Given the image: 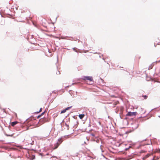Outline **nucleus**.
Instances as JSON below:
<instances>
[{
  "instance_id": "nucleus-1",
  "label": "nucleus",
  "mask_w": 160,
  "mask_h": 160,
  "mask_svg": "<svg viewBox=\"0 0 160 160\" xmlns=\"http://www.w3.org/2000/svg\"><path fill=\"white\" fill-rule=\"evenodd\" d=\"M48 121L47 119L44 117L43 118L40 119L38 122V123L39 124V125H40L44 123L45 122Z\"/></svg>"
},
{
  "instance_id": "nucleus-2",
  "label": "nucleus",
  "mask_w": 160,
  "mask_h": 160,
  "mask_svg": "<svg viewBox=\"0 0 160 160\" xmlns=\"http://www.w3.org/2000/svg\"><path fill=\"white\" fill-rule=\"evenodd\" d=\"M36 120L35 119H34V120L33 121H32V122H30V126H34V128H36V127H38L40 126V125H38L39 124L38 123V124H36Z\"/></svg>"
},
{
  "instance_id": "nucleus-3",
  "label": "nucleus",
  "mask_w": 160,
  "mask_h": 160,
  "mask_svg": "<svg viewBox=\"0 0 160 160\" xmlns=\"http://www.w3.org/2000/svg\"><path fill=\"white\" fill-rule=\"evenodd\" d=\"M82 79L84 80H88L90 81H93L92 77L90 76H83L82 78Z\"/></svg>"
},
{
  "instance_id": "nucleus-4",
  "label": "nucleus",
  "mask_w": 160,
  "mask_h": 160,
  "mask_svg": "<svg viewBox=\"0 0 160 160\" xmlns=\"http://www.w3.org/2000/svg\"><path fill=\"white\" fill-rule=\"evenodd\" d=\"M137 114V112H128L127 114L126 115V116H136Z\"/></svg>"
},
{
  "instance_id": "nucleus-5",
  "label": "nucleus",
  "mask_w": 160,
  "mask_h": 160,
  "mask_svg": "<svg viewBox=\"0 0 160 160\" xmlns=\"http://www.w3.org/2000/svg\"><path fill=\"white\" fill-rule=\"evenodd\" d=\"M147 145V150L149 152L152 151L153 150L152 145L150 144H148Z\"/></svg>"
},
{
  "instance_id": "nucleus-6",
  "label": "nucleus",
  "mask_w": 160,
  "mask_h": 160,
  "mask_svg": "<svg viewBox=\"0 0 160 160\" xmlns=\"http://www.w3.org/2000/svg\"><path fill=\"white\" fill-rule=\"evenodd\" d=\"M71 107H69L66 108L65 109H64L61 111V113H65L66 111L67 110H68L70 108H71Z\"/></svg>"
},
{
  "instance_id": "nucleus-7",
  "label": "nucleus",
  "mask_w": 160,
  "mask_h": 160,
  "mask_svg": "<svg viewBox=\"0 0 160 160\" xmlns=\"http://www.w3.org/2000/svg\"><path fill=\"white\" fill-rule=\"evenodd\" d=\"M151 155L150 154H148L146 155L142 158L143 160H145L146 159H147Z\"/></svg>"
},
{
  "instance_id": "nucleus-8",
  "label": "nucleus",
  "mask_w": 160,
  "mask_h": 160,
  "mask_svg": "<svg viewBox=\"0 0 160 160\" xmlns=\"http://www.w3.org/2000/svg\"><path fill=\"white\" fill-rule=\"evenodd\" d=\"M62 142V140L61 138H59L58 139V141L57 142V143L58 144H59V145H60Z\"/></svg>"
},
{
  "instance_id": "nucleus-9",
  "label": "nucleus",
  "mask_w": 160,
  "mask_h": 160,
  "mask_svg": "<svg viewBox=\"0 0 160 160\" xmlns=\"http://www.w3.org/2000/svg\"><path fill=\"white\" fill-rule=\"evenodd\" d=\"M62 142V140L61 138H59L58 139V141L57 142V143L58 144H59V145H60Z\"/></svg>"
},
{
  "instance_id": "nucleus-10",
  "label": "nucleus",
  "mask_w": 160,
  "mask_h": 160,
  "mask_svg": "<svg viewBox=\"0 0 160 160\" xmlns=\"http://www.w3.org/2000/svg\"><path fill=\"white\" fill-rule=\"evenodd\" d=\"M18 123V122L17 121L14 122H12L11 123V125L12 126H14L16 124H17Z\"/></svg>"
},
{
  "instance_id": "nucleus-11",
  "label": "nucleus",
  "mask_w": 160,
  "mask_h": 160,
  "mask_svg": "<svg viewBox=\"0 0 160 160\" xmlns=\"http://www.w3.org/2000/svg\"><path fill=\"white\" fill-rule=\"evenodd\" d=\"M59 145V144H58L57 143L56 144L54 145L55 147L54 148V149H55L57 148Z\"/></svg>"
},
{
  "instance_id": "nucleus-12",
  "label": "nucleus",
  "mask_w": 160,
  "mask_h": 160,
  "mask_svg": "<svg viewBox=\"0 0 160 160\" xmlns=\"http://www.w3.org/2000/svg\"><path fill=\"white\" fill-rule=\"evenodd\" d=\"M84 116L85 115L84 114H81L79 115V117L81 119H82L84 117Z\"/></svg>"
},
{
  "instance_id": "nucleus-13",
  "label": "nucleus",
  "mask_w": 160,
  "mask_h": 160,
  "mask_svg": "<svg viewBox=\"0 0 160 160\" xmlns=\"http://www.w3.org/2000/svg\"><path fill=\"white\" fill-rule=\"evenodd\" d=\"M159 158V157H158V156H157V157L155 156V157H153V158L152 159V160H158V159Z\"/></svg>"
},
{
  "instance_id": "nucleus-14",
  "label": "nucleus",
  "mask_w": 160,
  "mask_h": 160,
  "mask_svg": "<svg viewBox=\"0 0 160 160\" xmlns=\"http://www.w3.org/2000/svg\"><path fill=\"white\" fill-rule=\"evenodd\" d=\"M142 97H143L144 98V99H147V98H148V96L147 95H143V96H142Z\"/></svg>"
},
{
  "instance_id": "nucleus-15",
  "label": "nucleus",
  "mask_w": 160,
  "mask_h": 160,
  "mask_svg": "<svg viewBox=\"0 0 160 160\" xmlns=\"http://www.w3.org/2000/svg\"><path fill=\"white\" fill-rule=\"evenodd\" d=\"M65 125L67 127V130H68L69 129V126L68 125V124L66 123H65Z\"/></svg>"
},
{
  "instance_id": "nucleus-16",
  "label": "nucleus",
  "mask_w": 160,
  "mask_h": 160,
  "mask_svg": "<svg viewBox=\"0 0 160 160\" xmlns=\"http://www.w3.org/2000/svg\"><path fill=\"white\" fill-rule=\"evenodd\" d=\"M42 110V108H41L40 109V110H39V111L38 112V113H39V112H41Z\"/></svg>"
},
{
  "instance_id": "nucleus-17",
  "label": "nucleus",
  "mask_w": 160,
  "mask_h": 160,
  "mask_svg": "<svg viewBox=\"0 0 160 160\" xmlns=\"http://www.w3.org/2000/svg\"><path fill=\"white\" fill-rule=\"evenodd\" d=\"M45 111L44 112H43L42 113V114L40 115L41 116H42V115H43L45 113Z\"/></svg>"
},
{
  "instance_id": "nucleus-18",
  "label": "nucleus",
  "mask_w": 160,
  "mask_h": 160,
  "mask_svg": "<svg viewBox=\"0 0 160 160\" xmlns=\"http://www.w3.org/2000/svg\"><path fill=\"white\" fill-rule=\"evenodd\" d=\"M91 135L93 137H95V134L94 133H92L91 134Z\"/></svg>"
},
{
  "instance_id": "nucleus-19",
  "label": "nucleus",
  "mask_w": 160,
  "mask_h": 160,
  "mask_svg": "<svg viewBox=\"0 0 160 160\" xmlns=\"http://www.w3.org/2000/svg\"><path fill=\"white\" fill-rule=\"evenodd\" d=\"M152 67L153 66H152L151 65V66H150V67L148 69H152Z\"/></svg>"
},
{
  "instance_id": "nucleus-20",
  "label": "nucleus",
  "mask_w": 160,
  "mask_h": 160,
  "mask_svg": "<svg viewBox=\"0 0 160 160\" xmlns=\"http://www.w3.org/2000/svg\"><path fill=\"white\" fill-rule=\"evenodd\" d=\"M41 117V116L40 115H39L37 117V118H40Z\"/></svg>"
},
{
  "instance_id": "nucleus-21",
  "label": "nucleus",
  "mask_w": 160,
  "mask_h": 160,
  "mask_svg": "<svg viewBox=\"0 0 160 160\" xmlns=\"http://www.w3.org/2000/svg\"><path fill=\"white\" fill-rule=\"evenodd\" d=\"M73 50H74V51H76H76L75 49V48H73Z\"/></svg>"
},
{
  "instance_id": "nucleus-22",
  "label": "nucleus",
  "mask_w": 160,
  "mask_h": 160,
  "mask_svg": "<svg viewBox=\"0 0 160 160\" xmlns=\"http://www.w3.org/2000/svg\"><path fill=\"white\" fill-rule=\"evenodd\" d=\"M8 136H12V135H7Z\"/></svg>"
},
{
  "instance_id": "nucleus-23",
  "label": "nucleus",
  "mask_w": 160,
  "mask_h": 160,
  "mask_svg": "<svg viewBox=\"0 0 160 160\" xmlns=\"http://www.w3.org/2000/svg\"><path fill=\"white\" fill-rule=\"evenodd\" d=\"M46 155H48V154H47Z\"/></svg>"
},
{
  "instance_id": "nucleus-24",
  "label": "nucleus",
  "mask_w": 160,
  "mask_h": 160,
  "mask_svg": "<svg viewBox=\"0 0 160 160\" xmlns=\"http://www.w3.org/2000/svg\"><path fill=\"white\" fill-rule=\"evenodd\" d=\"M32 118H34L33 117V118H31V119H32Z\"/></svg>"
},
{
  "instance_id": "nucleus-25",
  "label": "nucleus",
  "mask_w": 160,
  "mask_h": 160,
  "mask_svg": "<svg viewBox=\"0 0 160 160\" xmlns=\"http://www.w3.org/2000/svg\"><path fill=\"white\" fill-rule=\"evenodd\" d=\"M158 62H160V60Z\"/></svg>"
}]
</instances>
